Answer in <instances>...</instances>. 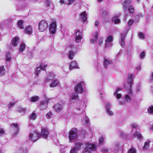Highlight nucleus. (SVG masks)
<instances>
[{"label":"nucleus","instance_id":"1a4fd4ad","mask_svg":"<svg viewBox=\"0 0 153 153\" xmlns=\"http://www.w3.org/2000/svg\"><path fill=\"white\" fill-rule=\"evenodd\" d=\"M48 67L47 65H43L42 64H40L39 67H38L36 68V75H38L39 74L40 71V69L42 70H46V69Z\"/></svg>","mask_w":153,"mask_h":153},{"label":"nucleus","instance_id":"6e6d98bb","mask_svg":"<svg viewBox=\"0 0 153 153\" xmlns=\"http://www.w3.org/2000/svg\"><path fill=\"white\" fill-rule=\"evenodd\" d=\"M98 33L97 32H96L95 33L94 37L96 39L98 38Z\"/></svg>","mask_w":153,"mask_h":153},{"label":"nucleus","instance_id":"0eeeda50","mask_svg":"<svg viewBox=\"0 0 153 153\" xmlns=\"http://www.w3.org/2000/svg\"><path fill=\"white\" fill-rule=\"evenodd\" d=\"M96 146L94 144L87 143L86 144V147L85 148V150L86 152H88L90 151L95 150L96 149Z\"/></svg>","mask_w":153,"mask_h":153},{"label":"nucleus","instance_id":"dca6fc26","mask_svg":"<svg viewBox=\"0 0 153 153\" xmlns=\"http://www.w3.org/2000/svg\"><path fill=\"white\" fill-rule=\"evenodd\" d=\"M19 41V37L17 36L14 37L11 41L13 45L15 47L17 46L18 45Z\"/></svg>","mask_w":153,"mask_h":153},{"label":"nucleus","instance_id":"423d86ee","mask_svg":"<svg viewBox=\"0 0 153 153\" xmlns=\"http://www.w3.org/2000/svg\"><path fill=\"white\" fill-rule=\"evenodd\" d=\"M56 21L53 20L52 23L50 25L49 32L51 34H53L55 33L56 31Z\"/></svg>","mask_w":153,"mask_h":153},{"label":"nucleus","instance_id":"f704fd0d","mask_svg":"<svg viewBox=\"0 0 153 153\" xmlns=\"http://www.w3.org/2000/svg\"><path fill=\"white\" fill-rule=\"evenodd\" d=\"M121 45L122 47H123L125 45V41L124 39V36L123 34H121Z\"/></svg>","mask_w":153,"mask_h":153},{"label":"nucleus","instance_id":"a19ab883","mask_svg":"<svg viewBox=\"0 0 153 153\" xmlns=\"http://www.w3.org/2000/svg\"><path fill=\"white\" fill-rule=\"evenodd\" d=\"M5 133L4 130L2 128H0V135H2Z\"/></svg>","mask_w":153,"mask_h":153},{"label":"nucleus","instance_id":"69168bd1","mask_svg":"<svg viewBox=\"0 0 153 153\" xmlns=\"http://www.w3.org/2000/svg\"><path fill=\"white\" fill-rule=\"evenodd\" d=\"M103 0H98V1L99 2H101L102 1H103Z\"/></svg>","mask_w":153,"mask_h":153},{"label":"nucleus","instance_id":"9d476101","mask_svg":"<svg viewBox=\"0 0 153 153\" xmlns=\"http://www.w3.org/2000/svg\"><path fill=\"white\" fill-rule=\"evenodd\" d=\"M24 31L26 34L29 35L33 33L32 26L30 25H28L26 27Z\"/></svg>","mask_w":153,"mask_h":153},{"label":"nucleus","instance_id":"4468645a","mask_svg":"<svg viewBox=\"0 0 153 153\" xmlns=\"http://www.w3.org/2000/svg\"><path fill=\"white\" fill-rule=\"evenodd\" d=\"M48 105L47 104L45 103L43 101H41L40 103L39 107L41 110H45L48 107Z\"/></svg>","mask_w":153,"mask_h":153},{"label":"nucleus","instance_id":"a878e982","mask_svg":"<svg viewBox=\"0 0 153 153\" xmlns=\"http://www.w3.org/2000/svg\"><path fill=\"white\" fill-rule=\"evenodd\" d=\"M129 13L130 14L133 13L134 12V8L132 5H130L127 8Z\"/></svg>","mask_w":153,"mask_h":153},{"label":"nucleus","instance_id":"a18cd8bd","mask_svg":"<svg viewBox=\"0 0 153 153\" xmlns=\"http://www.w3.org/2000/svg\"><path fill=\"white\" fill-rule=\"evenodd\" d=\"M51 3V0H47L46 1V4L47 7H49Z\"/></svg>","mask_w":153,"mask_h":153},{"label":"nucleus","instance_id":"c756f323","mask_svg":"<svg viewBox=\"0 0 153 153\" xmlns=\"http://www.w3.org/2000/svg\"><path fill=\"white\" fill-rule=\"evenodd\" d=\"M112 39L113 37L111 36H109L107 37V39L105 40V42H106L105 47H107L108 42H111Z\"/></svg>","mask_w":153,"mask_h":153},{"label":"nucleus","instance_id":"6ab92c4d","mask_svg":"<svg viewBox=\"0 0 153 153\" xmlns=\"http://www.w3.org/2000/svg\"><path fill=\"white\" fill-rule=\"evenodd\" d=\"M59 83V80L57 79L54 80L52 82L50 85L51 87H54L56 86Z\"/></svg>","mask_w":153,"mask_h":153},{"label":"nucleus","instance_id":"72a5a7b5","mask_svg":"<svg viewBox=\"0 0 153 153\" xmlns=\"http://www.w3.org/2000/svg\"><path fill=\"white\" fill-rule=\"evenodd\" d=\"M135 136L137 137L138 139H141L142 138V136L140 132L138 131H136L135 134Z\"/></svg>","mask_w":153,"mask_h":153},{"label":"nucleus","instance_id":"a211bd4d","mask_svg":"<svg viewBox=\"0 0 153 153\" xmlns=\"http://www.w3.org/2000/svg\"><path fill=\"white\" fill-rule=\"evenodd\" d=\"M81 16L83 22L86 21L87 19V15L85 11H84L81 13Z\"/></svg>","mask_w":153,"mask_h":153},{"label":"nucleus","instance_id":"7c9ffc66","mask_svg":"<svg viewBox=\"0 0 153 153\" xmlns=\"http://www.w3.org/2000/svg\"><path fill=\"white\" fill-rule=\"evenodd\" d=\"M25 48V44L24 43H22L20 45L19 50L21 52H22L24 51Z\"/></svg>","mask_w":153,"mask_h":153},{"label":"nucleus","instance_id":"5fc2aeb1","mask_svg":"<svg viewBox=\"0 0 153 153\" xmlns=\"http://www.w3.org/2000/svg\"><path fill=\"white\" fill-rule=\"evenodd\" d=\"M116 94V97L118 99H120L121 97V95L120 94Z\"/></svg>","mask_w":153,"mask_h":153},{"label":"nucleus","instance_id":"7ed1b4c3","mask_svg":"<svg viewBox=\"0 0 153 153\" xmlns=\"http://www.w3.org/2000/svg\"><path fill=\"white\" fill-rule=\"evenodd\" d=\"M77 130L76 128H73L69 132V142L75 139L77 137Z\"/></svg>","mask_w":153,"mask_h":153},{"label":"nucleus","instance_id":"b1692460","mask_svg":"<svg viewBox=\"0 0 153 153\" xmlns=\"http://www.w3.org/2000/svg\"><path fill=\"white\" fill-rule=\"evenodd\" d=\"M75 56V53L74 51L72 50L69 51V55H68V58L70 59H72Z\"/></svg>","mask_w":153,"mask_h":153},{"label":"nucleus","instance_id":"bf43d9fd","mask_svg":"<svg viewBox=\"0 0 153 153\" xmlns=\"http://www.w3.org/2000/svg\"><path fill=\"white\" fill-rule=\"evenodd\" d=\"M121 90V89L120 88H118L114 94H117L119 91L120 90Z\"/></svg>","mask_w":153,"mask_h":153},{"label":"nucleus","instance_id":"0e129e2a","mask_svg":"<svg viewBox=\"0 0 153 153\" xmlns=\"http://www.w3.org/2000/svg\"><path fill=\"white\" fill-rule=\"evenodd\" d=\"M94 42V40L93 39H90V42L91 43H93Z\"/></svg>","mask_w":153,"mask_h":153},{"label":"nucleus","instance_id":"473e14b6","mask_svg":"<svg viewBox=\"0 0 153 153\" xmlns=\"http://www.w3.org/2000/svg\"><path fill=\"white\" fill-rule=\"evenodd\" d=\"M36 115L34 112H33L30 115V120H35L36 118Z\"/></svg>","mask_w":153,"mask_h":153},{"label":"nucleus","instance_id":"3c124183","mask_svg":"<svg viewBox=\"0 0 153 153\" xmlns=\"http://www.w3.org/2000/svg\"><path fill=\"white\" fill-rule=\"evenodd\" d=\"M107 112L111 116L113 114V112L111 111L110 109H108L107 110Z\"/></svg>","mask_w":153,"mask_h":153},{"label":"nucleus","instance_id":"09e8293b","mask_svg":"<svg viewBox=\"0 0 153 153\" xmlns=\"http://www.w3.org/2000/svg\"><path fill=\"white\" fill-rule=\"evenodd\" d=\"M140 56L141 59L143 58L145 56V52L144 51L142 52L140 54Z\"/></svg>","mask_w":153,"mask_h":153},{"label":"nucleus","instance_id":"c03bdc74","mask_svg":"<svg viewBox=\"0 0 153 153\" xmlns=\"http://www.w3.org/2000/svg\"><path fill=\"white\" fill-rule=\"evenodd\" d=\"M16 104V102H12L10 103L9 105H8V107L9 108H10L12 106Z\"/></svg>","mask_w":153,"mask_h":153},{"label":"nucleus","instance_id":"f3484780","mask_svg":"<svg viewBox=\"0 0 153 153\" xmlns=\"http://www.w3.org/2000/svg\"><path fill=\"white\" fill-rule=\"evenodd\" d=\"M54 108H55L56 112H59L62 109L63 106L62 105L59 104H57L55 105Z\"/></svg>","mask_w":153,"mask_h":153},{"label":"nucleus","instance_id":"13d9d810","mask_svg":"<svg viewBox=\"0 0 153 153\" xmlns=\"http://www.w3.org/2000/svg\"><path fill=\"white\" fill-rule=\"evenodd\" d=\"M51 115V112L48 113L46 114V117H49Z\"/></svg>","mask_w":153,"mask_h":153},{"label":"nucleus","instance_id":"393cba45","mask_svg":"<svg viewBox=\"0 0 153 153\" xmlns=\"http://www.w3.org/2000/svg\"><path fill=\"white\" fill-rule=\"evenodd\" d=\"M112 63V62L111 60H108L106 59H104L103 62V65L104 66H106L105 68H106V66L109 65L111 64Z\"/></svg>","mask_w":153,"mask_h":153},{"label":"nucleus","instance_id":"c85d7f7f","mask_svg":"<svg viewBox=\"0 0 153 153\" xmlns=\"http://www.w3.org/2000/svg\"><path fill=\"white\" fill-rule=\"evenodd\" d=\"M147 111L149 114H153V105H150L148 107Z\"/></svg>","mask_w":153,"mask_h":153},{"label":"nucleus","instance_id":"39448f33","mask_svg":"<svg viewBox=\"0 0 153 153\" xmlns=\"http://www.w3.org/2000/svg\"><path fill=\"white\" fill-rule=\"evenodd\" d=\"M85 85L83 82L79 83L74 88V91L78 94H82L83 92V86Z\"/></svg>","mask_w":153,"mask_h":153},{"label":"nucleus","instance_id":"bb28decb","mask_svg":"<svg viewBox=\"0 0 153 153\" xmlns=\"http://www.w3.org/2000/svg\"><path fill=\"white\" fill-rule=\"evenodd\" d=\"M150 141H149L147 142H146L145 143L144 146L143 147V150H145L147 149L150 146Z\"/></svg>","mask_w":153,"mask_h":153},{"label":"nucleus","instance_id":"338daca9","mask_svg":"<svg viewBox=\"0 0 153 153\" xmlns=\"http://www.w3.org/2000/svg\"><path fill=\"white\" fill-rule=\"evenodd\" d=\"M152 78L153 79V72L152 73Z\"/></svg>","mask_w":153,"mask_h":153},{"label":"nucleus","instance_id":"e2e57ef3","mask_svg":"<svg viewBox=\"0 0 153 153\" xmlns=\"http://www.w3.org/2000/svg\"><path fill=\"white\" fill-rule=\"evenodd\" d=\"M65 1L64 0H60V2L61 3L63 4L64 3Z\"/></svg>","mask_w":153,"mask_h":153},{"label":"nucleus","instance_id":"4c0bfd02","mask_svg":"<svg viewBox=\"0 0 153 153\" xmlns=\"http://www.w3.org/2000/svg\"><path fill=\"white\" fill-rule=\"evenodd\" d=\"M18 111L19 112H23L25 113L26 111V109L25 108H19Z\"/></svg>","mask_w":153,"mask_h":153},{"label":"nucleus","instance_id":"9b49d317","mask_svg":"<svg viewBox=\"0 0 153 153\" xmlns=\"http://www.w3.org/2000/svg\"><path fill=\"white\" fill-rule=\"evenodd\" d=\"M49 132L48 130L45 129H43L42 130L40 135L42 136L45 139H47L49 135Z\"/></svg>","mask_w":153,"mask_h":153},{"label":"nucleus","instance_id":"20e7f679","mask_svg":"<svg viewBox=\"0 0 153 153\" xmlns=\"http://www.w3.org/2000/svg\"><path fill=\"white\" fill-rule=\"evenodd\" d=\"M40 136V134L36 131H31L29 135L30 140L36 141L39 139Z\"/></svg>","mask_w":153,"mask_h":153},{"label":"nucleus","instance_id":"774afa93","mask_svg":"<svg viewBox=\"0 0 153 153\" xmlns=\"http://www.w3.org/2000/svg\"><path fill=\"white\" fill-rule=\"evenodd\" d=\"M0 153H1V149H0Z\"/></svg>","mask_w":153,"mask_h":153},{"label":"nucleus","instance_id":"864d4df0","mask_svg":"<svg viewBox=\"0 0 153 153\" xmlns=\"http://www.w3.org/2000/svg\"><path fill=\"white\" fill-rule=\"evenodd\" d=\"M75 0H69L68 3V5H70L71 4L73 3L74 2Z\"/></svg>","mask_w":153,"mask_h":153},{"label":"nucleus","instance_id":"aec40b11","mask_svg":"<svg viewBox=\"0 0 153 153\" xmlns=\"http://www.w3.org/2000/svg\"><path fill=\"white\" fill-rule=\"evenodd\" d=\"M111 21L112 22H114V24H117L120 22V19L118 18V17L116 16H114V17L112 19Z\"/></svg>","mask_w":153,"mask_h":153},{"label":"nucleus","instance_id":"052dcab7","mask_svg":"<svg viewBox=\"0 0 153 153\" xmlns=\"http://www.w3.org/2000/svg\"><path fill=\"white\" fill-rule=\"evenodd\" d=\"M11 58L10 57H7L6 58V60L7 61H10Z\"/></svg>","mask_w":153,"mask_h":153},{"label":"nucleus","instance_id":"680f3d73","mask_svg":"<svg viewBox=\"0 0 153 153\" xmlns=\"http://www.w3.org/2000/svg\"><path fill=\"white\" fill-rule=\"evenodd\" d=\"M132 126L133 128H136L137 127V126L135 124H132Z\"/></svg>","mask_w":153,"mask_h":153},{"label":"nucleus","instance_id":"f257e3e1","mask_svg":"<svg viewBox=\"0 0 153 153\" xmlns=\"http://www.w3.org/2000/svg\"><path fill=\"white\" fill-rule=\"evenodd\" d=\"M134 76V74H129L128 75V79L127 81V84H128L129 87H125L126 90L128 91H129V93L132 94V93L131 91L132 84L134 80L133 77Z\"/></svg>","mask_w":153,"mask_h":153},{"label":"nucleus","instance_id":"cd10ccee","mask_svg":"<svg viewBox=\"0 0 153 153\" xmlns=\"http://www.w3.org/2000/svg\"><path fill=\"white\" fill-rule=\"evenodd\" d=\"M83 144V143L80 141H78L75 143V146L76 149L78 150L79 149L81 146Z\"/></svg>","mask_w":153,"mask_h":153},{"label":"nucleus","instance_id":"79ce46f5","mask_svg":"<svg viewBox=\"0 0 153 153\" xmlns=\"http://www.w3.org/2000/svg\"><path fill=\"white\" fill-rule=\"evenodd\" d=\"M134 20L132 19H129L128 22V24L129 26H131L133 23Z\"/></svg>","mask_w":153,"mask_h":153},{"label":"nucleus","instance_id":"8fccbe9b","mask_svg":"<svg viewBox=\"0 0 153 153\" xmlns=\"http://www.w3.org/2000/svg\"><path fill=\"white\" fill-rule=\"evenodd\" d=\"M139 36L141 38L144 39L145 38L143 33L141 32L139 33Z\"/></svg>","mask_w":153,"mask_h":153},{"label":"nucleus","instance_id":"de8ad7c7","mask_svg":"<svg viewBox=\"0 0 153 153\" xmlns=\"http://www.w3.org/2000/svg\"><path fill=\"white\" fill-rule=\"evenodd\" d=\"M126 100L128 102H130L131 101V98L128 95H126L125 96Z\"/></svg>","mask_w":153,"mask_h":153},{"label":"nucleus","instance_id":"4be33fe9","mask_svg":"<svg viewBox=\"0 0 153 153\" xmlns=\"http://www.w3.org/2000/svg\"><path fill=\"white\" fill-rule=\"evenodd\" d=\"M11 126H13L16 128V132L18 133L20 130V129L19 128V124L17 123H13L11 124Z\"/></svg>","mask_w":153,"mask_h":153},{"label":"nucleus","instance_id":"ea45409f","mask_svg":"<svg viewBox=\"0 0 153 153\" xmlns=\"http://www.w3.org/2000/svg\"><path fill=\"white\" fill-rule=\"evenodd\" d=\"M78 97V95L77 94L75 93L72 95V100L77 99Z\"/></svg>","mask_w":153,"mask_h":153},{"label":"nucleus","instance_id":"4d7b16f0","mask_svg":"<svg viewBox=\"0 0 153 153\" xmlns=\"http://www.w3.org/2000/svg\"><path fill=\"white\" fill-rule=\"evenodd\" d=\"M99 24V22L97 21H96L95 22V25L96 26V27H97Z\"/></svg>","mask_w":153,"mask_h":153},{"label":"nucleus","instance_id":"f8f14e48","mask_svg":"<svg viewBox=\"0 0 153 153\" xmlns=\"http://www.w3.org/2000/svg\"><path fill=\"white\" fill-rule=\"evenodd\" d=\"M132 0H125L124 1L123 4V8L124 9L125 11L127 9L128 7L131 2Z\"/></svg>","mask_w":153,"mask_h":153},{"label":"nucleus","instance_id":"2eb2a0df","mask_svg":"<svg viewBox=\"0 0 153 153\" xmlns=\"http://www.w3.org/2000/svg\"><path fill=\"white\" fill-rule=\"evenodd\" d=\"M55 77V75L54 74L52 73H50L48 76V77L45 79V81L47 82L48 80H53L54 79Z\"/></svg>","mask_w":153,"mask_h":153},{"label":"nucleus","instance_id":"603ef678","mask_svg":"<svg viewBox=\"0 0 153 153\" xmlns=\"http://www.w3.org/2000/svg\"><path fill=\"white\" fill-rule=\"evenodd\" d=\"M111 107V105L109 103H107L106 104V108L107 110H108V109H110Z\"/></svg>","mask_w":153,"mask_h":153},{"label":"nucleus","instance_id":"37998d69","mask_svg":"<svg viewBox=\"0 0 153 153\" xmlns=\"http://www.w3.org/2000/svg\"><path fill=\"white\" fill-rule=\"evenodd\" d=\"M104 141V138L103 137H101L99 141V143L101 145H102V143Z\"/></svg>","mask_w":153,"mask_h":153},{"label":"nucleus","instance_id":"49530a36","mask_svg":"<svg viewBox=\"0 0 153 153\" xmlns=\"http://www.w3.org/2000/svg\"><path fill=\"white\" fill-rule=\"evenodd\" d=\"M50 100V99L46 98L45 99V100L43 101L45 102V103L47 104V105H48V104L49 102V101Z\"/></svg>","mask_w":153,"mask_h":153},{"label":"nucleus","instance_id":"412c9836","mask_svg":"<svg viewBox=\"0 0 153 153\" xmlns=\"http://www.w3.org/2000/svg\"><path fill=\"white\" fill-rule=\"evenodd\" d=\"M39 99V96H33L29 99V100L31 102H35L38 101Z\"/></svg>","mask_w":153,"mask_h":153},{"label":"nucleus","instance_id":"5701e85b","mask_svg":"<svg viewBox=\"0 0 153 153\" xmlns=\"http://www.w3.org/2000/svg\"><path fill=\"white\" fill-rule=\"evenodd\" d=\"M18 25L21 29H23L24 26V21L22 20H20L18 21Z\"/></svg>","mask_w":153,"mask_h":153},{"label":"nucleus","instance_id":"f03ea898","mask_svg":"<svg viewBox=\"0 0 153 153\" xmlns=\"http://www.w3.org/2000/svg\"><path fill=\"white\" fill-rule=\"evenodd\" d=\"M38 29L41 32L46 30L48 27V23L45 20H43L38 23Z\"/></svg>","mask_w":153,"mask_h":153},{"label":"nucleus","instance_id":"e433bc0d","mask_svg":"<svg viewBox=\"0 0 153 153\" xmlns=\"http://www.w3.org/2000/svg\"><path fill=\"white\" fill-rule=\"evenodd\" d=\"M136 150L134 148L130 149L128 151V153H136Z\"/></svg>","mask_w":153,"mask_h":153},{"label":"nucleus","instance_id":"58836bf2","mask_svg":"<svg viewBox=\"0 0 153 153\" xmlns=\"http://www.w3.org/2000/svg\"><path fill=\"white\" fill-rule=\"evenodd\" d=\"M108 16V14L107 11L106 10H104L102 12V16L104 18H105L106 17Z\"/></svg>","mask_w":153,"mask_h":153},{"label":"nucleus","instance_id":"c9c22d12","mask_svg":"<svg viewBox=\"0 0 153 153\" xmlns=\"http://www.w3.org/2000/svg\"><path fill=\"white\" fill-rule=\"evenodd\" d=\"M78 152V150L75 147H73L71 148L70 151V153H77Z\"/></svg>","mask_w":153,"mask_h":153},{"label":"nucleus","instance_id":"ddd939ff","mask_svg":"<svg viewBox=\"0 0 153 153\" xmlns=\"http://www.w3.org/2000/svg\"><path fill=\"white\" fill-rule=\"evenodd\" d=\"M78 67L75 61H72L70 63L69 66V69L70 70H72L74 68H77Z\"/></svg>","mask_w":153,"mask_h":153},{"label":"nucleus","instance_id":"2f4dec72","mask_svg":"<svg viewBox=\"0 0 153 153\" xmlns=\"http://www.w3.org/2000/svg\"><path fill=\"white\" fill-rule=\"evenodd\" d=\"M4 66H0V76H1L4 75Z\"/></svg>","mask_w":153,"mask_h":153},{"label":"nucleus","instance_id":"6e6552de","mask_svg":"<svg viewBox=\"0 0 153 153\" xmlns=\"http://www.w3.org/2000/svg\"><path fill=\"white\" fill-rule=\"evenodd\" d=\"M82 39V33L79 30H78L76 33L75 40L76 42L79 43Z\"/></svg>","mask_w":153,"mask_h":153}]
</instances>
